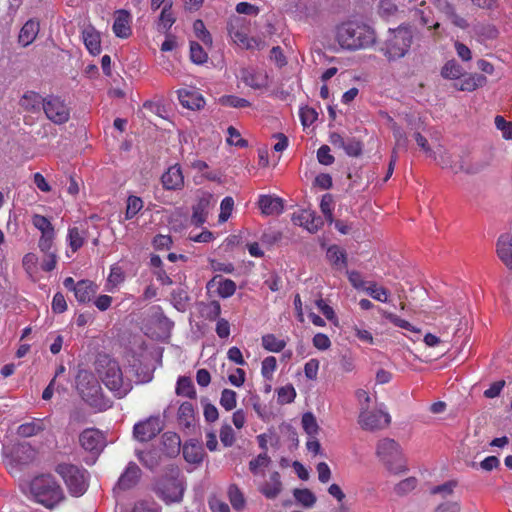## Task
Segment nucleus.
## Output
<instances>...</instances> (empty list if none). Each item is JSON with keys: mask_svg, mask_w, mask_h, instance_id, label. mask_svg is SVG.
<instances>
[{"mask_svg": "<svg viewBox=\"0 0 512 512\" xmlns=\"http://www.w3.org/2000/svg\"><path fill=\"white\" fill-rule=\"evenodd\" d=\"M377 455L392 473L398 474L404 471L401 464H397L400 459V448L398 443L390 438H384L378 442Z\"/></svg>", "mask_w": 512, "mask_h": 512, "instance_id": "nucleus-9", "label": "nucleus"}, {"mask_svg": "<svg viewBox=\"0 0 512 512\" xmlns=\"http://www.w3.org/2000/svg\"><path fill=\"white\" fill-rule=\"evenodd\" d=\"M327 258L329 261L337 267H345L346 266V255L343 250H341L338 246L332 245L327 250Z\"/></svg>", "mask_w": 512, "mask_h": 512, "instance_id": "nucleus-42", "label": "nucleus"}, {"mask_svg": "<svg viewBox=\"0 0 512 512\" xmlns=\"http://www.w3.org/2000/svg\"><path fill=\"white\" fill-rule=\"evenodd\" d=\"M140 476V468L134 462H130L124 473L119 477V480L114 487V491H124L133 488L138 483Z\"/></svg>", "mask_w": 512, "mask_h": 512, "instance_id": "nucleus-14", "label": "nucleus"}, {"mask_svg": "<svg viewBox=\"0 0 512 512\" xmlns=\"http://www.w3.org/2000/svg\"><path fill=\"white\" fill-rule=\"evenodd\" d=\"M270 463L271 458L267 455L266 452H263L249 462V470L254 475H258L260 471L264 468H267Z\"/></svg>", "mask_w": 512, "mask_h": 512, "instance_id": "nucleus-43", "label": "nucleus"}, {"mask_svg": "<svg viewBox=\"0 0 512 512\" xmlns=\"http://www.w3.org/2000/svg\"><path fill=\"white\" fill-rule=\"evenodd\" d=\"M262 346L267 351L280 352L285 348L286 342L273 334H267L262 337Z\"/></svg>", "mask_w": 512, "mask_h": 512, "instance_id": "nucleus-39", "label": "nucleus"}, {"mask_svg": "<svg viewBox=\"0 0 512 512\" xmlns=\"http://www.w3.org/2000/svg\"><path fill=\"white\" fill-rule=\"evenodd\" d=\"M277 367L276 358L273 356H268L262 361L261 373L264 378L271 379L273 372Z\"/></svg>", "mask_w": 512, "mask_h": 512, "instance_id": "nucleus-64", "label": "nucleus"}, {"mask_svg": "<svg viewBox=\"0 0 512 512\" xmlns=\"http://www.w3.org/2000/svg\"><path fill=\"white\" fill-rule=\"evenodd\" d=\"M43 111L46 117L57 125L68 122L70 118V108L59 96L48 95L45 97Z\"/></svg>", "mask_w": 512, "mask_h": 512, "instance_id": "nucleus-10", "label": "nucleus"}, {"mask_svg": "<svg viewBox=\"0 0 512 512\" xmlns=\"http://www.w3.org/2000/svg\"><path fill=\"white\" fill-rule=\"evenodd\" d=\"M29 490L33 499L48 509L55 508L65 499L62 487L51 474L34 477Z\"/></svg>", "mask_w": 512, "mask_h": 512, "instance_id": "nucleus-3", "label": "nucleus"}, {"mask_svg": "<svg viewBox=\"0 0 512 512\" xmlns=\"http://www.w3.org/2000/svg\"><path fill=\"white\" fill-rule=\"evenodd\" d=\"M365 292L377 301H388L389 291L384 287L377 286L375 282H371L369 286L365 288Z\"/></svg>", "mask_w": 512, "mask_h": 512, "instance_id": "nucleus-48", "label": "nucleus"}, {"mask_svg": "<svg viewBox=\"0 0 512 512\" xmlns=\"http://www.w3.org/2000/svg\"><path fill=\"white\" fill-rule=\"evenodd\" d=\"M221 313V306L218 301H211L202 308V315L208 320H215Z\"/></svg>", "mask_w": 512, "mask_h": 512, "instance_id": "nucleus-55", "label": "nucleus"}, {"mask_svg": "<svg viewBox=\"0 0 512 512\" xmlns=\"http://www.w3.org/2000/svg\"><path fill=\"white\" fill-rule=\"evenodd\" d=\"M193 29L196 37L202 41L205 45H212V36L210 32L206 29L204 22L200 19L196 20L193 24Z\"/></svg>", "mask_w": 512, "mask_h": 512, "instance_id": "nucleus-49", "label": "nucleus"}, {"mask_svg": "<svg viewBox=\"0 0 512 512\" xmlns=\"http://www.w3.org/2000/svg\"><path fill=\"white\" fill-rule=\"evenodd\" d=\"M220 440L225 447H231L235 442V433L232 427L225 424L220 429Z\"/></svg>", "mask_w": 512, "mask_h": 512, "instance_id": "nucleus-62", "label": "nucleus"}, {"mask_svg": "<svg viewBox=\"0 0 512 512\" xmlns=\"http://www.w3.org/2000/svg\"><path fill=\"white\" fill-rule=\"evenodd\" d=\"M391 422L390 415L381 410L369 411L367 405L362 407L359 424L365 430L375 431L387 427Z\"/></svg>", "mask_w": 512, "mask_h": 512, "instance_id": "nucleus-11", "label": "nucleus"}, {"mask_svg": "<svg viewBox=\"0 0 512 512\" xmlns=\"http://www.w3.org/2000/svg\"><path fill=\"white\" fill-rule=\"evenodd\" d=\"M282 488L280 474L275 471L270 475L269 481L265 482L259 490L267 499H275L281 493Z\"/></svg>", "mask_w": 512, "mask_h": 512, "instance_id": "nucleus-26", "label": "nucleus"}, {"mask_svg": "<svg viewBox=\"0 0 512 512\" xmlns=\"http://www.w3.org/2000/svg\"><path fill=\"white\" fill-rule=\"evenodd\" d=\"M489 166V161L481 158L461 157L459 159V170L468 175H476Z\"/></svg>", "mask_w": 512, "mask_h": 512, "instance_id": "nucleus-18", "label": "nucleus"}, {"mask_svg": "<svg viewBox=\"0 0 512 512\" xmlns=\"http://www.w3.org/2000/svg\"><path fill=\"white\" fill-rule=\"evenodd\" d=\"M154 490L156 495L167 505L180 503L186 490L185 478L179 469L172 468L169 473L157 481Z\"/></svg>", "mask_w": 512, "mask_h": 512, "instance_id": "nucleus-5", "label": "nucleus"}, {"mask_svg": "<svg viewBox=\"0 0 512 512\" xmlns=\"http://www.w3.org/2000/svg\"><path fill=\"white\" fill-rule=\"evenodd\" d=\"M217 286V292L222 298L232 296L236 291V284L231 279H224L222 276L213 277L207 284V288Z\"/></svg>", "mask_w": 512, "mask_h": 512, "instance_id": "nucleus-25", "label": "nucleus"}, {"mask_svg": "<svg viewBox=\"0 0 512 512\" xmlns=\"http://www.w3.org/2000/svg\"><path fill=\"white\" fill-rule=\"evenodd\" d=\"M40 30V24L34 19L28 20L20 30L18 42L23 47H27L33 43Z\"/></svg>", "mask_w": 512, "mask_h": 512, "instance_id": "nucleus-22", "label": "nucleus"}, {"mask_svg": "<svg viewBox=\"0 0 512 512\" xmlns=\"http://www.w3.org/2000/svg\"><path fill=\"white\" fill-rule=\"evenodd\" d=\"M213 201L211 194L205 193L199 199L196 205L193 206V214L191 222L195 226H201L206 222L209 208Z\"/></svg>", "mask_w": 512, "mask_h": 512, "instance_id": "nucleus-15", "label": "nucleus"}, {"mask_svg": "<svg viewBox=\"0 0 512 512\" xmlns=\"http://www.w3.org/2000/svg\"><path fill=\"white\" fill-rule=\"evenodd\" d=\"M228 496L232 507L236 510H241L245 506V499L236 485H230L228 489Z\"/></svg>", "mask_w": 512, "mask_h": 512, "instance_id": "nucleus-47", "label": "nucleus"}, {"mask_svg": "<svg viewBox=\"0 0 512 512\" xmlns=\"http://www.w3.org/2000/svg\"><path fill=\"white\" fill-rule=\"evenodd\" d=\"M139 461L148 469H154L160 464V455L156 450L137 451Z\"/></svg>", "mask_w": 512, "mask_h": 512, "instance_id": "nucleus-34", "label": "nucleus"}, {"mask_svg": "<svg viewBox=\"0 0 512 512\" xmlns=\"http://www.w3.org/2000/svg\"><path fill=\"white\" fill-rule=\"evenodd\" d=\"M44 430L41 421L24 423L18 427V434L22 437H31Z\"/></svg>", "mask_w": 512, "mask_h": 512, "instance_id": "nucleus-45", "label": "nucleus"}, {"mask_svg": "<svg viewBox=\"0 0 512 512\" xmlns=\"http://www.w3.org/2000/svg\"><path fill=\"white\" fill-rule=\"evenodd\" d=\"M487 78L482 74H468L460 83H455L454 87L460 91H474L486 84Z\"/></svg>", "mask_w": 512, "mask_h": 512, "instance_id": "nucleus-28", "label": "nucleus"}, {"mask_svg": "<svg viewBox=\"0 0 512 512\" xmlns=\"http://www.w3.org/2000/svg\"><path fill=\"white\" fill-rule=\"evenodd\" d=\"M237 394L231 389H224L221 392L220 405L226 410L231 411L236 407Z\"/></svg>", "mask_w": 512, "mask_h": 512, "instance_id": "nucleus-50", "label": "nucleus"}, {"mask_svg": "<svg viewBox=\"0 0 512 512\" xmlns=\"http://www.w3.org/2000/svg\"><path fill=\"white\" fill-rule=\"evenodd\" d=\"M258 205L265 215H279L284 209L283 200L270 195L260 196Z\"/></svg>", "mask_w": 512, "mask_h": 512, "instance_id": "nucleus-20", "label": "nucleus"}, {"mask_svg": "<svg viewBox=\"0 0 512 512\" xmlns=\"http://www.w3.org/2000/svg\"><path fill=\"white\" fill-rule=\"evenodd\" d=\"M317 117L318 113L311 107L306 106L300 110L301 122L305 127L312 125L317 120Z\"/></svg>", "mask_w": 512, "mask_h": 512, "instance_id": "nucleus-61", "label": "nucleus"}, {"mask_svg": "<svg viewBox=\"0 0 512 512\" xmlns=\"http://www.w3.org/2000/svg\"><path fill=\"white\" fill-rule=\"evenodd\" d=\"M162 450L168 457H175L180 453L181 439L177 433L165 432L162 437Z\"/></svg>", "mask_w": 512, "mask_h": 512, "instance_id": "nucleus-24", "label": "nucleus"}, {"mask_svg": "<svg viewBox=\"0 0 512 512\" xmlns=\"http://www.w3.org/2000/svg\"><path fill=\"white\" fill-rule=\"evenodd\" d=\"M44 98L37 92L27 91L20 99V106L29 112H37L43 108Z\"/></svg>", "mask_w": 512, "mask_h": 512, "instance_id": "nucleus-30", "label": "nucleus"}, {"mask_svg": "<svg viewBox=\"0 0 512 512\" xmlns=\"http://www.w3.org/2000/svg\"><path fill=\"white\" fill-rule=\"evenodd\" d=\"M161 182L166 190H180L184 186V176L181 167L175 164L162 175Z\"/></svg>", "mask_w": 512, "mask_h": 512, "instance_id": "nucleus-16", "label": "nucleus"}, {"mask_svg": "<svg viewBox=\"0 0 512 512\" xmlns=\"http://www.w3.org/2000/svg\"><path fill=\"white\" fill-rule=\"evenodd\" d=\"M79 444L91 455L90 461L86 460V463L93 464L95 459L105 448L106 438L100 430L96 428H87L80 433Z\"/></svg>", "mask_w": 512, "mask_h": 512, "instance_id": "nucleus-8", "label": "nucleus"}, {"mask_svg": "<svg viewBox=\"0 0 512 512\" xmlns=\"http://www.w3.org/2000/svg\"><path fill=\"white\" fill-rule=\"evenodd\" d=\"M204 454V449L199 442L189 441L183 446L184 459L189 463L198 464L202 462Z\"/></svg>", "mask_w": 512, "mask_h": 512, "instance_id": "nucleus-29", "label": "nucleus"}, {"mask_svg": "<svg viewBox=\"0 0 512 512\" xmlns=\"http://www.w3.org/2000/svg\"><path fill=\"white\" fill-rule=\"evenodd\" d=\"M336 39L342 48L354 51L372 46L376 41V35L370 26L349 21L337 28Z\"/></svg>", "mask_w": 512, "mask_h": 512, "instance_id": "nucleus-1", "label": "nucleus"}, {"mask_svg": "<svg viewBox=\"0 0 512 512\" xmlns=\"http://www.w3.org/2000/svg\"><path fill=\"white\" fill-rule=\"evenodd\" d=\"M174 22L175 18L171 12V5H165L159 17L158 30L167 34Z\"/></svg>", "mask_w": 512, "mask_h": 512, "instance_id": "nucleus-37", "label": "nucleus"}, {"mask_svg": "<svg viewBox=\"0 0 512 512\" xmlns=\"http://www.w3.org/2000/svg\"><path fill=\"white\" fill-rule=\"evenodd\" d=\"M391 129L393 131V136L395 139V145L398 149H406L408 144V139L406 137L405 132L399 127L395 122L392 121Z\"/></svg>", "mask_w": 512, "mask_h": 512, "instance_id": "nucleus-56", "label": "nucleus"}, {"mask_svg": "<svg viewBox=\"0 0 512 512\" xmlns=\"http://www.w3.org/2000/svg\"><path fill=\"white\" fill-rule=\"evenodd\" d=\"M82 39L87 50L92 55H98L101 52V39L99 32L91 25L85 27L82 31Z\"/></svg>", "mask_w": 512, "mask_h": 512, "instance_id": "nucleus-19", "label": "nucleus"}, {"mask_svg": "<svg viewBox=\"0 0 512 512\" xmlns=\"http://www.w3.org/2000/svg\"><path fill=\"white\" fill-rule=\"evenodd\" d=\"M56 472L63 478L69 492L74 496H81L88 487L87 472L73 464L62 463L57 465Z\"/></svg>", "mask_w": 512, "mask_h": 512, "instance_id": "nucleus-7", "label": "nucleus"}, {"mask_svg": "<svg viewBox=\"0 0 512 512\" xmlns=\"http://www.w3.org/2000/svg\"><path fill=\"white\" fill-rule=\"evenodd\" d=\"M227 30H228L229 36L235 43H237L247 49L252 48L251 42L253 40L249 39L244 32H242L238 28H236L233 23H230L228 25Z\"/></svg>", "mask_w": 512, "mask_h": 512, "instance_id": "nucleus-38", "label": "nucleus"}, {"mask_svg": "<svg viewBox=\"0 0 512 512\" xmlns=\"http://www.w3.org/2000/svg\"><path fill=\"white\" fill-rule=\"evenodd\" d=\"M383 316L389 320L391 323H393L395 326L400 327L402 329L410 330L413 332L419 333L420 330L415 329L408 321L401 319L397 315L390 313V312H383Z\"/></svg>", "mask_w": 512, "mask_h": 512, "instance_id": "nucleus-57", "label": "nucleus"}, {"mask_svg": "<svg viewBox=\"0 0 512 512\" xmlns=\"http://www.w3.org/2000/svg\"><path fill=\"white\" fill-rule=\"evenodd\" d=\"M116 512H161V508L154 500H140L130 510L121 507Z\"/></svg>", "mask_w": 512, "mask_h": 512, "instance_id": "nucleus-36", "label": "nucleus"}, {"mask_svg": "<svg viewBox=\"0 0 512 512\" xmlns=\"http://www.w3.org/2000/svg\"><path fill=\"white\" fill-rule=\"evenodd\" d=\"M143 207V201L137 196H129L125 212L126 219H132Z\"/></svg>", "mask_w": 512, "mask_h": 512, "instance_id": "nucleus-53", "label": "nucleus"}, {"mask_svg": "<svg viewBox=\"0 0 512 512\" xmlns=\"http://www.w3.org/2000/svg\"><path fill=\"white\" fill-rule=\"evenodd\" d=\"M130 23V13L126 10H118L112 27L113 32L119 38H128L131 35Z\"/></svg>", "mask_w": 512, "mask_h": 512, "instance_id": "nucleus-17", "label": "nucleus"}, {"mask_svg": "<svg viewBox=\"0 0 512 512\" xmlns=\"http://www.w3.org/2000/svg\"><path fill=\"white\" fill-rule=\"evenodd\" d=\"M413 41V32L407 26L389 29L381 52L389 61H396L406 56Z\"/></svg>", "mask_w": 512, "mask_h": 512, "instance_id": "nucleus-4", "label": "nucleus"}, {"mask_svg": "<svg viewBox=\"0 0 512 512\" xmlns=\"http://www.w3.org/2000/svg\"><path fill=\"white\" fill-rule=\"evenodd\" d=\"M68 239L73 252L77 251L84 243V239L76 227L69 229Z\"/></svg>", "mask_w": 512, "mask_h": 512, "instance_id": "nucleus-63", "label": "nucleus"}, {"mask_svg": "<svg viewBox=\"0 0 512 512\" xmlns=\"http://www.w3.org/2000/svg\"><path fill=\"white\" fill-rule=\"evenodd\" d=\"M32 223L37 229L41 231L42 235L48 236V234H55L54 227L45 216L35 214L32 217Z\"/></svg>", "mask_w": 512, "mask_h": 512, "instance_id": "nucleus-51", "label": "nucleus"}, {"mask_svg": "<svg viewBox=\"0 0 512 512\" xmlns=\"http://www.w3.org/2000/svg\"><path fill=\"white\" fill-rule=\"evenodd\" d=\"M435 5L455 26L460 28H465L467 26L466 20L455 12L453 5L448 0H435Z\"/></svg>", "mask_w": 512, "mask_h": 512, "instance_id": "nucleus-31", "label": "nucleus"}, {"mask_svg": "<svg viewBox=\"0 0 512 512\" xmlns=\"http://www.w3.org/2000/svg\"><path fill=\"white\" fill-rule=\"evenodd\" d=\"M495 125L498 130L502 132L503 138L509 140L512 139V123L506 121L502 116L497 115L495 117Z\"/></svg>", "mask_w": 512, "mask_h": 512, "instance_id": "nucleus-60", "label": "nucleus"}, {"mask_svg": "<svg viewBox=\"0 0 512 512\" xmlns=\"http://www.w3.org/2000/svg\"><path fill=\"white\" fill-rule=\"evenodd\" d=\"M97 292V286L89 280H80L76 283L74 295L81 303L89 302Z\"/></svg>", "mask_w": 512, "mask_h": 512, "instance_id": "nucleus-27", "label": "nucleus"}, {"mask_svg": "<svg viewBox=\"0 0 512 512\" xmlns=\"http://www.w3.org/2000/svg\"><path fill=\"white\" fill-rule=\"evenodd\" d=\"M441 75L446 79H458L463 75V70L455 60H450L442 67Z\"/></svg>", "mask_w": 512, "mask_h": 512, "instance_id": "nucleus-40", "label": "nucleus"}, {"mask_svg": "<svg viewBox=\"0 0 512 512\" xmlns=\"http://www.w3.org/2000/svg\"><path fill=\"white\" fill-rule=\"evenodd\" d=\"M227 133L229 135L227 142L230 145H235L237 147H246L248 145L247 141L241 137L240 132L235 127L229 126Z\"/></svg>", "mask_w": 512, "mask_h": 512, "instance_id": "nucleus-58", "label": "nucleus"}, {"mask_svg": "<svg viewBox=\"0 0 512 512\" xmlns=\"http://www.w3.org/2000/svg\"><path fill=\"white\" fill-rule=\"evenodd\" d=\"M15 459L22 463L27 464L35 459L36 451L35 449L29 445L28 443L19 444L14 449Z\"/></svg>", "mask_w": 512, "mask_h": 512, "instance_id": "nucleus-33", "label": "nucleus"}, {"mask_svg": "<svg viewBox=\"0 0 512 512\" xmlns=\"http://www.w3.org/2000/svg\"><path fill=\"white\" fill-rule=\"evenodd\" d=\"M178 98L183 107L199 110L205 105V100L197 91L179 90Z\"/></svg>", "mask_w": 512, "mask_h": 512, "instance_id": "nucleus-21", "label": "nucleus"}, {"mask_svg": "<svg viewBox=\"0 0 512 512\" xmlns=\"http://www.w3.org/2000/svg\"><path fill=\"white\" fill-rule=\"evenodd\" d=\"M176 393L190 399L196 398V391L192 380L189 377L182 376L177 381Z\"/></svg>", "mask_w": 512, "mask_h": 512, "instance_id": "nucleus-35", "label": "nucleus"}, {"mask_svg": "<svg viewBox=\"0 0 512 512\" xmlns=\"http://www.w3.org/2000/svg\"><path fill=\"white\" fill-rule=\"evenodd\" d=\"M77 389L82 399L91 407L98 410H106L110 407L109 401L102 394V388L95 377L87 372L81 371L77 376Z\"/></svg>", "mask_w": 512, "mask_h": 512, "instance_id": "nucleus-6", "label": "nucleus"}, {"mask_svg": "<svg viewBox=\"0 0 512 512\" xmlns=\"http://www.w3.org/2000/svg\"><path fill=\"white\" fill-rule=\"evenodd\" d=\"M302 426L309 437H314L319 432V425L315 416L311 412H307L302 416Z\"/></svg>", "mask_w": 512, "mask_h": 512, "instance_id": "nucleus-44", "label": "nucleus"}, {"mask_svg": "<svg viewBox=\"0 0 512 512\" xmlns=\"http://www.w3.org/2000/svg\"><path fill=\"white\" fill-rule=\"evenodd\" d=\"M292 220L310 233H316L323 225L321 217L316 216V213L312 210H302L299 214L294 215Z\"/></svg>", "mask_w": 512, "mask_h": 512, "instance_id": "nucleus-13", "label": "nucleus"}, {"mask_svg": "<svg viewBox=\"0 0 512 512\" xmlns=\"http://www.w3.org/2000/svg\"><path fill=\"white\" fill-rule=\"evenodd\" d=\"M178 420L180 425L190 428L194 421V407L190 402H183L178 409Z\"/></svg>", "mask_w": 512, "mask_h": 512, "instance_id": "nucleus-32", "label": "nucleus"}, {"mask_svg": "<svg viewBox=\"0 0 512 512\" xmlns=\"http://www.w3.org/2000/svg\"><path fill=\"white\" fill-rule=\"evenodd\" d=\"M293 495L297 502L302 504L304 507H312L316 503V496L309 489H294Z\"/></svg>", "mask_w": 512, "mask_h": 512, "instance_id": "nucleus-41", "label": "nucleus"}, {"mask_svg": "<svg viewBox=\"0 0 512 512\" xmlns=\"http://www.w3.org/2000/svg\"><path fill=\"white\" fill-rule=\"evenodd\" d=\"M497 254L501 261L512 269V236L505 234L497 241Z\"/></svg>", "mask_w": 512, "mask_h": 512, "instance_id": "nucleus-23", "label": "nucleus"}, {"mask_svg": "<svg viewBox=\"0 0 512 512\" xmlns=\"http://www.w3.org/2000/svg\"><path fill=\"white\" fill-rule=\"evenodd\" d=\"M162 429L163 426L160 418L150 417L134 425L133 435L138 441L147 442L158 435Z\"/></svg>", "mask_w": 512, "mask_h": 512, "instance_id": "nucleus-12", "label": "nucleus"}, {"mask_svg": "<svg viewBox=\"0 0 512 512\" xmlns=\"http://www.w3.org/2000/svg\"><path fill=\"white\" fill-rule=\"evenodd\" d=\"M190 58L195 64H203L207 61L208 55L199 43L192 41L190 43Z\"/></svg>", "mask_w": 512, "mask_h": 512, "instance_id": "nucleus-52", "label": "nucleus"}, {"mask_svg": "<svg viewBox=\"0 0 512 512\" xmlns=\"http://www.w3.org/2000/svg\"><path fill=\"white\" fill-rule=\"evenodd\" d=\"M348 156L359 157L363 151V144L360 140L354 137L346 138L345 144L342 148Z\"/></svg>", "mask_w": 512, "mask_h": 512, "instance_id": "nucleus-46", "label": "nucleus"}, {"mask_svg": "<svg viewBox=\"0 0 512 512\" xmlns=\"http://www.w3.org/2000/svg\"><path fill=\"white\" fill-rule=\"evenodd\" d=\"M417 486V479L415 477H409V478H406L404 480H402L401 482H399L394 490L395 492L400 495V496H403L409 492H411L412 490H414Z\"/></svg>", "mask_w": 512, "mask_h": 512, "instance_id": "nucleus-54", "label": "nucleus"}, {"mask_svg": "<svg viewBox=\"0 0 512 512\" xmlns=\"http://www.w3.org/2000/svg\"><path fill=\"white\" fill-rule=\"evenodd\" d=\"M98 377L104 385L118 398H122L131 390V383L125 382L117 361L106 354H100L95 362Z\"/></svg>", "mask_w": 512, "mask_h": 512, "instance_id": "nucleus-2", "label": "nucleus"}, {"mask_svg": "<svg viewBox=\"0 0 512 512\" xmlns=\"http://www.w3.org/2000/svg\"><path fill=\"white\" fill-rule=\"evenodd\" d=\"M220 101L223 105L234 107V108H244V107L250 106V103L248 100L234 96V95L223 96L220 99Z\"/></svg>", "mask_w": 512, "mask_h": 512, "instance_id": "nucleus-59", "label": "nucleus"}]
</instances>
